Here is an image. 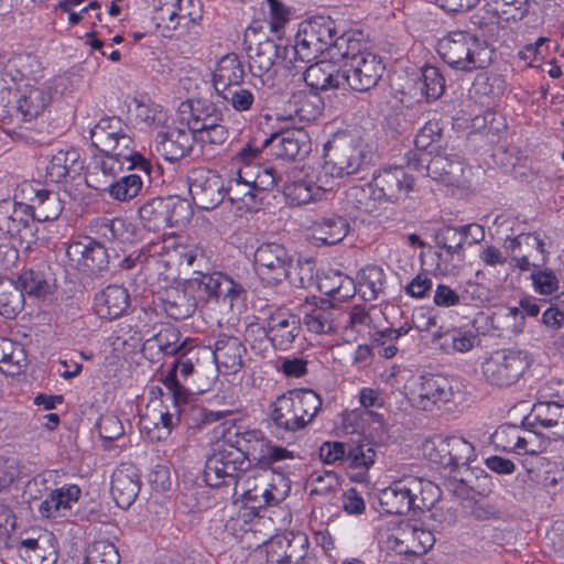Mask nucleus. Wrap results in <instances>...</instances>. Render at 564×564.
I'll list each match as a JSON object with an SVG mask.
<instances>
[{"instance_id":"f257e3e1","label":"nucleus","mask_w":564,"mask_h":564,"mask_svg":"<svg viewBox=\"0 0 564 564\" xmlns=\"http://www.w3.org/2000/svg\"><path fill=\"white\" fill-rule=\"evenodd\" d=\"M259 149L246 147L239 153L241 165L224 186L221 177L209 170L196 169L188 176V191L194 204L213 209L227 196L239 210L257 209L261 195L273 188L276 176L272 167L254 162Z\"/></svg>"},{"instance_id":"f03ea898","label":"nucleus","mask_w":564,"mask_h":564,"mask_svg":"<svg viewBox=\"0 0 564 564\" xmlns=\"http://www.w3.org/2000/svg\"><path fill=\"white\" fill-rule=\"evenodd\" d=\"M336 56L338 63L310 65L304 72L305 83L316 90L345 88L364 91L375 87L384 72L379 56L367 51L360 34L340 40Z\"/></svg>"},{"instance_id":"7ed1b4c3","label":"nucleus","mask_w":564,"mask_h":564,"mask_svg":"<svg viewBox=\"0 0 564 564\" xmlns=\"http://www.w3.org/2000/svg\"><path fill=\"white\" fill-rule=\"evenodd\" d=\"M291 479L281 470H272L271 477L263 487L247 485L235 501L236 517H230L225 528L236 538L243 539L259 525V512L264 508L276 507L290 495Z\"/></svg>"},{"instance_id":"20e7f679","label":"nucleus","mask_w":564,"mask_h":564,"mask_svg":"<svg viewBox=\"0 0 564 564\" xmlns=\"http://www.w3.org/2000/svg\"><path fill=\"white\" fill-rule=\"evenodd\" d=\"M352 32L340 33L336 22L327 15H314L302 21L295 34L294 45L285 46L283 52L290 54L293 64L297 61L319 65L323 62L336 64L340 56H336L337 46L344 37H350Z\"/></svg>"},{"instance_id":"39448f33","label":"nucleus","mask_w":564,"mask_h":564,"mask_svg":"<svg viewBox=\"0 0 564 564\" xmlns=\"http://www.w3.org/2000/svg\"><path fill=\"white\" fill-rule=\"evenodd\" d=\"M217 437L220 445L228 448L243 466L247 462H253L262 468H269L276 462L294 458V452L274 445L257 429L221 424L218 426Z\"/></svg>"},{"instance_id":"423d86ee","label":"nucleus","mask_w":564,"mask_h":564,"mask_svg":"<svg viewBox=\"0 0 564 564\" xmlns=\"http://www.w3.org/2000/svg\"><path fill=\"white\" fill-rule=\"evenodd\" d=\"M11 66L18 67V74L23 82L18 86L17 110L24 121L41 116L51 105L57 93L64 94L65 76H58L45 82H39L35 77L34 66L39 67L37 59L32 55H19L10 61Z\"/></svg>"},{"instance_id":"0eeeda50","label":"nucleus","mask_w":564,"mask_h":564,"mask_svg":"<svg viewBox=\"0 0 564 564\" xmlns=\"http://www.w3.org/2000/svg\"><path fill=\"white\" fill-rule=\"evenodd\" d=\"M254 267L260 279L272 285L288 281L294 288H304L314 273L311 259H294L284 246L274 242L262 243L257 248Z\"/></svg>"},{"instance_id":"6e6552de","label":"nucleus","mask_w":564,"mask_h":564,"mask_svg":"<svg viewBox=\"0 0 564 564\" xmlns=\"http://www.w3.org/2000/svg\"><path fill=\"white\" fill-rule=\"evenodd\" d=\"M380 509L389 514L423 512L440 498V489L432 481L406 477L392 481L377 494Z\"/></svg>"},{"instance_id":"1a4fd4ad","label":"nucleus","mask_w":564,"mask_h":564,"mask_svg":"<svg viewBox=\"0 0 564 564\" xmlns=\"http://www.w3.org/2000/svg\"><path fill=\"white\" fill-rule=\"evenodd\" d=\"M437 51L444 62L454 69L473 72L488 67L495 50L474 33L455 31L440 39Z\"/></svg>"},{"instance_id":"9d476101","label":"nucleus","mask_w":564,"mask_h":564,"mask_svg":"<svg viewBox=\"0 0 564 564\" xmlns=\"http://www.w3.org/2000/svg\"><path fill=\"white\" fill-rule=\"evenodd\" d=\"M90 139L101 153H115V155L127 160L128 170H138L150 175L151 162L135 149L133 139L128 134L119 118L100 119L90 130Z\"/></svg>"},{"instance_id":"9b49d317","label":"nucleus","mask_w":564,"mask_h":564,"mask_svg":"<svg viewBox=\"0 0 564 564\" xmlns=\"http://www.w3.org/2000/svg\"><path fill=\"white\" fill-rule=\"evenodd\" d=\"M17 195L28 202L32 220L50 221L59 217L66 204V196L77 200L82 197V191L72 189L68 183H64L62 193L54 191L48 184L32 180L21 182L17 186Z\"/></svg>"},{"instance_id":"f8f14e48","label":"nucleus","mask_w":564,"mask_h":564,"mask_svg":"<svg viewBox=\"0 0 564 564\" xmlns=\"http://www.w3.org/2000/svg\"><path fill=\"white\" fill-rule=\"evenodd\" d=\"M321 405L319 397L312 390L290 391L271 404L270 416L276 427L295 432L314 419Z\"/></svg>"},{"instance_id":"ddd939ff","label":"nucleus","mask_w":564,"mask_h":564,"mask_svg":"<svg viewBox=\"0 0 564 564\" xmlns=\"http://www.w3.org/2000/svg\"><path fill=\"white\" fill-rule=\"evenodd\" d=\"M199 254L200 248L187 245L183 237L170 235L149 242L140 250L138 260L140 264L155 269L161 274L166 269L183 263L191 267Z\"/></svg>"},{"instance_id":"4468645a","label":"nucleus","mask_w":564,"mask_h":564,"mask_svg":"<svg viewBox=\"0 0 564 564\" xmlns=\"http://www.w3.org/2000/svg\"><path fill=\"white\" fill-rule=\"evenodd\" d=\"M532 358L521 349H498L484 358L480 365L484 379L499 387L517 382L530 368Z\"/></svg>"},{"instance_id":"2eb2a0df","label":"nucleus","mask_w":564,"mask_h":564,"mask_svg":"<svg viewBox=\"0 0 564 564\" xmlns=\"http://www.w3.org/2000/svg\"><path fill=\"white\" fill-rule=\"evenodd\" d=\"M337 186L321 165L307 166L285 185L283 193L290 204L302 206L328 199Z\"/></svg>"},{"instance_id":"dca6fc26","label":"nucleus","mask_w":564,"mask_h":564,"mask_svg":"<svg viewBox=\"0 0 564 564\" xmlns=\"http://www.w3.org/2000/svg\"><path fill=\"white\" fill-rule=\"evenodd\" d=\"M200 19L199 0H160L154 15L156 28L165 37L185 35Z\"/></svg>"},{"instance_id":"f3484780","label":"nucleus","mask_w":564,"mask_h":564,"mask_svg":"<svg viewBox=\"0 0 564 564\" xmlns=\"http://www.w3.org/2000/svg\"><path fill=\"white\" fill-rule=\"evenodd\" d=\"M424 456L445 468L467 466L476 458L474 445L460 435H435L422 445Z\"/></svg>"},{"instance_id":"a211bd4d","label":"nucleus","mask_w":564,"mask_h":564,"mask_svg":"<svg viewBox=\"0 0 564 564\" xmlns=\"http://www.w3.org/2000/svg\"><path fill=\"white\" fill-rule=\"evenodd\" d=\"M404 394L414 408L425 411L455 399L453 386L442 376H412L404 384Z\"/></svg>"},{"instance_id":"6ab92c4d","label":"nucleus","mask_w":564,"mask_h":564,"mask_svg":"<svg viewBox=\"0 0 564 564\" xmlns=\"http://www.w3.org/2000/svg\"><path fill=\"white\" fill-rule=\"evenodd\" d=\"M83 163L79 160V153L73 148L61 149L53 152L51 155L42 158L36 167L39 177L45 178L51 183H65L70 185V188L82 191L84 186V178L80 176Z\"/></svg>"},{"instance_id":"aec40b11","label":"nucleus","mask_w":564,"mask_h":564,"mask_svg":"<svg viewBox=\"0 0 564 564\" xmlns=\"http://www.w3.org/2000/svg\"><path fill=\"white\" fill-rule=\"evenodd\" d=\"M192 286L196 288L200 300L220 303L230 310L242 306L246 300V291L241 284L221 272L200 273L192 281Z\"/></svg>"},{"instance_id":"412c9836","label":"nucleus","mask_w":564,"mask_h":564,"mask_svg":"<svg viewBox=\"0 0 564 564\" xmlns=\"http://www.w3.org/2000/svg\"><path fill=\"white\" fill-rule=\"evenodd\" d=\"M0 235L18 238L28 248L35 241L32 214L28 202L18 197L17 188L12 198L0 200Z\"/></svg>"},{"instance_id":"4be33fe9","label":"nucleus","mask_w":564,"mask_h":564,"mask_svg":"<svg viewBox=\"0 0 564 564\" xmlns=\"http://www.w3.org/2000/svg\"><path fill=\"white\" fill-rule=\"evenodd\" d=\"M383 543L388 551L397 554L422 555L434 545L435 538L432 531L420 523L402 521Z\"/></svg>"},{"instance_id":"5701e85b","label":"nucleus","mask_w":564,"mask_h":564,"mask_svg":"<svg viewBox=\"0 0 564 564\" xmlns=\"http://www.w3.org/2000/svg\"><path fill=\"white\" fill-rule=\"evenodd\" d=\"M564 384L554 382L540 390V401L533 406L535 421L551 429L555 437H564Z\"/></svg>"},{"instance_id":"b1692460","label":"nucleus","mask_w":564,"mask_h":564,"mask_svg":"<svg viewBox=\"0 0 564 564\" xmlns=\"http://www.w3.org/2000/svg\"><path fill=\"white\" fill-rule=\"evenodd\" d=\"M284 47L267 40L259 43L253 53L250 54V72L254 77L260 78L263 85H273L278 63H281L285 68L295 67L291 55L283 52Z\"/></svg>"},{"instance_id":"393cba45","label":"nucleus","mask_w":564,"mask_h":564,"mask_svg":"<svg viewBox=\"0 0 564 564\" xmlns=\"http://www.w3.org/2000/svg\"><path fill=\"white\" fill-rule=\"evenodd\" d=\"M492 443L501 451L518 455H536L544 451L545 441L536 433L516 425H501L491 435Z\"/></svg>"},{"instance_id":"a878e982","label":"nucleus","mask_w":564,"mask_h":564,"mask_svg":"<svg viewBox=\"0 0 564 564\" xmlns=\"http://www.w3.org/2000/svg\"><path fill=\"white\" fill-rule=\"evenodd\" d=\"M134 126L143 132L159 134L173 121L167 109L145 95L137 96L130 104Z\"/></svg>"},{"instance_id":"bb28decb","label":"nucleus","mask_w":564,"mask_h":564,"mask_svg":"<svg viewBox=\"0 0 564 564\" xmlns=\"http://www.w3.org/2000/svg\"><path fill=\"white\" fill-rule=\"evenodd\" d=\"M208 354L205 348H189L171 367L162 379L164 387L173 394L175 402H185L187 399V389L183 387L193 375H198L200 364L199 352Z\"/></svg>"},{"instance_id":"cd10ccee","label":"nucleus","mask_w":564,"mask_h":564,"mask_svg":"<svg viewBox=\"0 0 564 564\" xmlns=\"http://www.w3.org/2000/svg\"><path fill=\"white\" fill-rule=\"evenodd\" d=\"M377 195L383 202H398L405 198L413 189L414 180L401 166H387L375 172L372 176Z\"/></svg>"},{"instance_id":"c85d7f7f","label":"nucleus","mask_w":564,"mask_h":564,"mask_svg":"<svg viewBox=\"0 0 564 564\" xmlns=\"http://www.w3.org/2000/svg\"><path fill=\"white\" fill-rule=\"evenodd\" d=\"M306 544L307 539L302 534L276 535L263 542L261 552L267 564H300L306 555Z\"/></svg>"},{"instance_id":"c756f323","label":"nucleus","mask_w":564,"mask_h":564,"mask_svg":"<svg viewBox=\"0 0 564 564\" xmlns=\"http://www.w3.org/2000/svg\"><path fill=\"white\" fill-rule=\"evenodd\" d=\"M243 468L240 460H237L217 440L214 453L207 458L205 465L204 480L209 487L230 485Z\"/></svg>"},{"instance_id":"7c9ffc66","label":"nucleus","mask_w":564,"mask_h":564,"mask_svg":"<svg viewBox=\"0 0 564 564\" xmlns=\"http://www.w3.org/2000/svg\"><path fill=\"white\" fill-rule=\"evenodd\" d=\"M180 416L171 411L161 401H153L140 417V430L150 441L161 442L166 440L177 425Z\"/></svg>"},{"instance_id":"2f4dec72","label":"nucleus","mask_w":564,"mask_h":564,"mask_svg":"<svg viewBox=\"0 0 564 564\" xmlns=\"http://www.w3.org/2000/svg\"><path fill=\"white\" fill-rule=\"evenodd\" d=\"M365 162L362 150L352 144L345 143L335 147L334 151L325 154L322 169L334 182L357 173Z\"/></svg>"},{"instance_id":"473e14b6","label":"nucleus","mask_w":564,"mask_h":564,"mask_svg":"<svg viewBox=\"0 0 564 564\" xmlns=\"http://www.w3.org/2000/svg\"><path fill=\"white\" fill-rule=\"evenodd\" d=\"M264 145H271L275 156L295 160L311 151V139L302 127L282 129L265 139Z\"/></svg>"},{"instance_id":"72a5a7b5","label":"nucleus","mask_w":564,"mask_h":564,"mask_svg":"<svg viewBox=\"0 0 564 564\" xmlns=\"http://www.w3.org/2000/svg\"><path fill=\"white\" fill-rule=\"evenodd\" d=\"M140 487L139 470L132 463H121L112 471L110 492L119 508H129L138 497Z\"/></svg>"},{"instance_id":"f704fd0d","label":"nucleus","mask_w":564,"mask_h":564,"mask_svg":"<svg viewBox=\"0 0 564 564\" xmlns=\"http://www.w3.org/2000/svg\"><path fill=\"white\" fill-rule=\"evenodd\" d=\"M207 63L216 93L241 84L245 77L243 65L234 52L215 55L214 57L209 56Z\"/></svg>"},{"instance_id":"c9c22d12","label":"nucleus","mask_w":564,"mask_h":564,"mask_svg":"<svg viewBox=\"0 0 564 564\" xmlns=\"http://www.w3.org/2000/svg\"><path fill=\"white\" fill-rule=\"evenodd\" d=\"M66 253L72 264L85 272L101 270L107 263L105 248L90 237L72 242Z\"/></svg>"},{"instance_id":"e433bc0d","label":"nucleus","mask_w":564,"mask_h":564,"mask_svg":"<svg viewBox=\"0 0 564 564\" xmlns=\"http://www.w3.org/2000/svg\"><path fill=\"white\" fill-rule=\"evenodd\" d=\"M156 151L166 161H176L185 156L193 145V133L186 127H175L174 120L154 138Z\"/></svg>"},{"instance_id":"4c0bfd02","label":"nucleus","mask_w":564,"mask_h":564,"mask_svg":"<svg viewBox=\"0 0 564 564\" xmlns=\"http://www.w3.org/2000/svg\"><path fill=\"white\" fill-rule=\"evenodd\" d=\"M128 161L123 158L115 155V153H101L94 156L88 173L84 178V185L93 187L97 191H106V187L116 180Z\"/></svg>"},{"instance_id":"58836bf2","label":"nucleus","mask_w":564,"mask_h":564,"mask_svg":"<svg viewBox=\"0 0 564 564\" xmlns=\"http://www.w3.org/2000/svg\"><path fill=\"white\" fill-rule=\"evenodd\" d=\"M82 489L75 484H66L50 491L39 506V513L45 519L63 518L78 502Z\"/></svg>"},{"instance_id":"ea45409f","label":"nucleus","mask_w":564,"mask_h":564,"mask_svg":"<svg viewBox=\"0 0 564 564\" xmlns=\"http://www.w3.org/2000/svg\"><path fill=\"white\" fill-rule=\"evenodd\" d=\"M24 295L45 300L56 290V279L50 268H32L23 270L15 280Z\"/></svg>"},{"instance_id":"a19ab883","label":"nucleus","mask_w":564,"mask_h":564,"mask_svg":"<svg viewBox=\"0 0 564 564\" xmlns=\"http://www.w3.org/2000/svg\"><path fill=\"white\" fill-rule=\"evenodd\" d=\"M130 295L121 285H108L95 295V313L104 319L121 316L129 307Z\"/></svg>"},{"instance_id":"79ce46f5","label":"nucleus","mask_w":564,"mask_h":564,"mask_svg":"<svg viewBox=\"0 0 564 564\" xmlns=\"http://www.w3.org/2000/svg\"><path fill=\"white\" fill-rule=\"evenodd\" d=\"M300 319L286 311L272 314L268 321L267 334L279 349H286L299 335Z\"/></svg>"},{"instance_id":"37998d69","label":"nucleus","mask_w":564,"mask_h":564,"mask_svg":"<svg viewBox=\"0 0 564 564\" xmlns=\"http://www.w3.org/2000/svg\"><path fill=\"white\" fill-rule=\"evenodd\" d=\"M246 348L237 337L221 336L210 352L216 367L225 372L236 373L242 367Z\"/></svg>"},{"instance_id":"c03bdc74","label":"nucleus","mask_w":564,"mask_h":564,"mask_svg":"<svg viewBox=\"0 0 564 564\" xmlns=\"http://www.w3.org/2000/svg\"><path fill=\"white\" fill-rule=\"evenodd\" d=\"M178 113L191 132H195L196 128L207 126V122L218 121L221 116L213 102L203 99H188L181 102Z\"/></svg>"},{"instance_id":"a18cd8bd","label":"nucleus","mask_w":564,"mask_h":564,"mask_svg":"<svg viewBox=\"0 0 564 564\" xmlns=\"http://www.w3.org/2000/svg\"><path fill=\"white\" fill-rule=\"evenodd\" d=\"M349 231V224L338 215H330L314 221L311 226V236L316 245H336Z\"/></svg>"},{"instance_id":"49530a36","label":"nucleus","mask_w":564,"mask_h":564,"mask_svg":"<svg viewBox=\"0 0 564 564\" xmlns=\"http://www.w3.org/2000/svg\"><path fill=\"white\" fill-rule=\"evenodd\" d=\"M370 316L361 307H354L348 315L338 314L339 338L334 340V345L352 343L359 336L370 334Z\"/></svg>"},{"instance_id":"de8ad7c7","label":"nucleus","mask_w":564,"mask_h":564,"mask_svg":"<svg viewBox=\"0 0 564 564\" xmlns=\"http://www.w3.org/2000/svg\"><path fill=\"white\" fill-rule=\"evenodd\" d=\"M506 89V80L501 75L492 73L478 74L469 89V95L480 105L490 106L500 98Z\"/></svg>"},{"instance_id":"09e8293b","label":"nucleus","mask_w":564,"mask_h":564,"mask_svg":"<svg viewBox=\"0 0 564 564\" xmlns=\"http://www.w3.org/2000/svg\"><path fill=\"white\" fill-rule=\"evenodd\" d=\"M318 288L323 293L340 301L351 299L357 292L352 278L333 270L319 279Z\"/></svg>"},{"instance_id":"8fccbe9b","label":"nucleus","mask_w":564,"mask_h":564,"mask_svg":"<svg viewBox=\"0 0 564 564\" xmlns=\"http://www.w3.org/2000/svg\"><path fill=\"white\" fill-rule=\"evenodd\" d=\"M187 338L181 341V335L174 326H165L152 338L144 343L143 351L148 352L154 348L164 355H174L186 349Z\"/></svg>"},{"instance_id":"3c124183","label":"nucleus","mask_w":564,"mask_h":564,"mask_svg":"<svg viewBox=\"0 0 564 564\" xmlns=\"http://www.w3.org/2000/svg\"><path fill=\"white\" fill-rule=\"evenodd\" d=\"M432 158H420V161L427 162L426 171L427 174L437 181L445 182L447 184H454L457 181L458 174L463 171L462 164L449 160L441 152L431 155Z\"/></svg>"},{"instance_id":"603ef678","label":"nucleus","mask_w":564,"mask_h":564,"mask_svg":"<svg viewBox=\"0 0 564 564\" xmlns=\"http://www.w3.org/2000/svg\"><path fill=\"white\" fill-rule=\"evenodd\" d=\"M479 336L473 329L453 328L443 337L441 348L446 354H467L479 345Z\"/></svg>"},{"instance_id":"864d4df0","label":"nucleus","mask_w":564,"mask_h":564,"mask_svg":"<svg viewBox=\"0 0 564 564\" xmlns=\"http://www.w3.org/2000/svg\"><path fill=\"white\" fill-rule=\"evenodd\" d=\"M357 291L365 301H373L382 292L384 271L377 265L362 268L357 274Z\"/></svg>"},{"instance_id":"5fc2aeb1","label":"nucleus","mask_w":564,"mask_h":564,"mask_svg":"<svg viewBox=\"0 0 564 564\" xmlns=\"http://www.w3.org/2000/svg\"><path fill=\"white\" fill-rule=\"evenodd\" d=\"M23 347L8 338L0 337V370L9 376L20 373L25 367Z\"/></svg>"},{"instance_id":"6e6d98bb","label":"nucleus","mask_w":564,"mask_h":564,"mask_svg":"<svg viewBox=\"0 0 564 564\" xmlns=\"http://www.w3.org/2000/svg\"><path fill=\"white\" fill-rule=\"evenodd\" d=\"M304 324L312 333L339 338L338 314L334 312L315 307L311 312H305Z\"/></svg>"},{"instance_id":"4d7b16f0","label":"nucleus","mask_w":564,"mask_h":564,"mask_svg":"<svg viewBox=\"0 0 564 564\" xmlns=\"http://www.w3.org/2000/svg\"><path fill=\"white\" fill-rule=\"evenodd\" d=\"M100 3L97 1L87 0H59L56 9L67 14V22L69 25H77L87 18H90V12H95V20H101Z\"/></svg>"},{"instance_id":"13d9d810","label":"nucleus","mask_w":564,"mask_h":564,"mask_svg":"<svg viewBox=\"0 0 564 564\" xmlns=\"http://www.w3.org/2000/svg\"><path fill=\"white\" fill-rule=\"evenodd\" d=\"M169 205L166 198H153L139 208V218L149 230H158L166 227L169 223Z\"/></svg>"},{"instance_id":"bf43d9fd","label":"nucleus","mask_w":564,"mask_h":564,"mask_svg":"<svg viewBox=\"0 0 564 564\" xmlns=\"http://www.w3.org/2000/svg\"><path fill=\"white\" fill-rule=\"evenodd\" d=\"M346 198L352 207L365 213H372L382 203L377 195V187L373 186L372 180L364 185L350 186Z\"/></svg>"},{"instance_id":"052dcab7","label":"nucleus","mask_w":564,"mask_h":564,"mask_svg":"<svg viewBox=\"0 0 564 564\" xmlns=\"http://www.w3.org/2000/svg\"><path fill=\"white\" fill-rule=\"evenodd\" d=\"M414 144L422 152L421 158H426L442 150V129L437 121L426 122L416 133Z\"/></svg>"},{"instance_id":"680f3d73","label":"nucleus","mask_w":564,"mask_h":564,"mask_svg":"<svg viewBox=\"0 0 564 564\" xmlns=\"http://www.w3.org/2000/svg\"><path fill=\"white\" fill-rule=\"evenodd\" d=\"M24 297L15 281L0 279V315L11 318L21 312Z\"/></svg>"},{"instance_id":"e2e57ef3","label":"nucleus","mask_w":564,"mask_h":564,"mask_svg":"<svg viewBox=\"0 0 564 564\" xmlns=\"http://www.w3.org/2000/svg\"><path fill=\"white\" fill-rule=\"evenodd\" d=\"M143 187V180L137 173H131L113 180L106 191L109 196L118 202H127L137 197Z\"/></svg>"},{"instance_id":"0e129e2a","label":"nucleus","mask_w":564,"mask_h":564,"mask_svg":"<svg viewBox=\"0 0 564 564\" xmlns=\"http://www.w3.org/2000/svg\"><path fill=\"white\" fill-rule=\"evenodd\" d=\"M412 326L409 323L402 324L399 328H386L375 334L373 343L378 347L379 356L390 359L398 352L394 341L406 335Z\"/></svg>"},{"instance_id":"69168bd1","label":"nucleus","mask_w":564,"mask_h":564,"mask_svg":"<svg viewBox=\"0 0 564 564\" xmlns=\"http://www.w3.org/2000/svg\"><path fill=\"white\" fill-rule=\"evenodd\" d=\"M217 94L237 112L251 110L256 100L253 91L250 88L242 87L240 84L234 85Z\"/></svg>"},{"instance_id":"338daca9","label":"nucleus","mask_w":564,"mask_h":564,"mask_svg":"<svg viewBox=\"0 0 564 564\" xmlns=\"http://www.w3.org/2000/svg\"><path fill=\"white\" fill-rule=\"evenodd\" d=\"M345 464L350 468L368 470L376 462V451L370 443L359 442L347 447Z\"/></svg>"},{"instance_id":"774afa93","label":"nucleus","mask_w":564,"mask_h":564,"mask_svg":"<svg viewBox=\"0 0 564 564\" xmlns=\"http://www.w3.org/2000/svg\"><path fill=\"white\" fill-rule=\"evenodd\" d=\"M119 553L109 541L93 543L86 555V564H119Z\"/></svg>"}]
</instances>
